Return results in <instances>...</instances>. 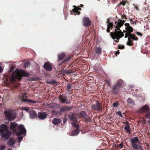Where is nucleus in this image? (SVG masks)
<instances>
[{
	"instance_id": "f257e3e1",
	"label": "nucleus",
	"mask_w": 150,
	"mask_h": 150,
	"mask_svg": "<svg viewBox=\"0 0 150 150\" xmlns=\"http://www.w3.org/2000/svg\"><path fill=\"white\" fill-rule=\"evenodd\" d=\"M30 74L27 71H25L23 70L16 69L12 74L10 78L11 81L12 82L20 81L22 79V77H28Z\"/></svg>"
},
{
	"instance_id": "f03ea898",
	"label": "nucleus",
	"mask_w": 150,
	"mask_h": 150,
	"mask_svg": "<svg viewBox=\"0 0 150 150\" xmlns=\"http://www.w3.org/2000/svg\"><path fill=\"white\" fill-rule=\"evenodd\" d=\"M0 132L2 137L6 139H9L11 134V132L8 129L7 126L4 124L0 126Z\"/></svg>"
},
{
	"instance_id": "7ed1b4c3",
	"label": "nucleus",
	"mask_w": 150,
	"mask_h": 150,
	"mask_svg": "<svg viewBox=\"0 0 150 150\" xmlns=\"http://www.w3.org/2000/svg\"><path fill=\"white\" fill-rule=\"evenodd\" d=\"M124 83V81L122 79L118 80L116 83L112 88V93L113 94H117Z\"/></svg>"
},
{
	"instance_id": "20e7f679",
	"label": "nucleus",
	"mask_w": 150,
	"mask_h": 150,
	"mask_svg": "<svg viewBox=\"0 0 150 150\" xmlns=\"http://www.w3.org/2000/svg\"><path fill=\"white\" fill-rule=\"evenodd\" d=\"M110 35L113 40L116 39V40H115V41L117 43L119 42L120 39L123 37L124 35L121 30L110 32Z\"/></svg>"
},
{
	"instance_id": "39448f33",
	"label": "nucleus",
	"mask_w": 150,
	"mask_h": 150,
	"mask_svg": "<svg viewBox=\"0 0 150 150\" xmlns=\"http://www.w3.org/2000/svg\"><path fill=\"white\" fill-rule=\"evenodd\" d=\"M18 131L16 132L17 135L19 136L18 138L19 141H21L23 139V137L20 136V135L25 134L26 132V130L23 126L21 125L17 127Z\"/></svg>"
},
{
	"instance_id": "423d86ee",
	"label": "nucleus",
	"mask_w": 150,
	"mask_h": 150,
	"mask_svg": "<svg viewBox=\"0 0 150 150\" xmlns=\"http://www.w3.org/2000/svg\"><path fill=\"white\" fill-rule=\"evenodd\" d=\"M4 113L6 119L8 120H12L15 118V115L13 112L9 110L4 111Z\"/></svg>"
},
{
	"instance_id": "0eeeda50",
	"label": "nucleus",
	"mask_w": 150,
	"mask_h": 150,
	"mask_svg": "<svg viewBox=\"0 0 150 150\" xmlns=\"http://www.w3.org/2000/svg\"><path fill=\"white\" fill-rule=\"evenodd\" d=\"M28 97V96H26V93H23L21 97V99L22 102L26 103H30L32 104L36 103V101H35L33 100H32L27 99V98Z\"/></svg>"
},
{
	"instance_id": "6e6552de",
	"label": "nucleus",
	"mask_w": 150,
	"mask_h": 150,
	"mask_svg": "<svg viewBox=\"0 0 150 150\" xmlns=\"http://www.w3.org/2000/svg\"><path fill=\"white\" fill-rule=\"evenodd\" d=\"M59 101L62 103L69 104L71 103L70 101L68 100L67 97L64 95H59Z\"/></svg>"
},
{
	"instance_id": "1a4fd4ad",
	"label": "nucleus",
	"mask_w": 150,
	"mask_h": 150,
	"mask_svg": "<svg viewBox=\"0 0 150 150\" xmlns=\"http://www.w3.org/2000/svg\"><path fill=\"white\" fill-rule=\"evenodd\" d=\"M139 142V140L137 137H135L133 138L131 140L130 144L133 149H137V146L139 144H137V143Z\"/></svg>"
},
{
	"instance_id": "9d476101",
	"label": "nucleus",
	"mask_w": 150,
	"mask_h": 150,
	"mask_svg": "<svg viewBox=\"0 0 150 150\" xmlns=\"http://www.w3.org/2000/svg\"><path fill=\"white\" fill-rule=\"evenodd\" d=\"M91 108L93 110L100 111L102 110V106L98 101L96 100V103L92 105Z\"/></svg>"
},
{
	"instance_id": "9b49d317",
	"label": "nucleus",
	"mask_w": 150,
	"mask_h": 150,
	"mask_svg": "<svg viewBox=\"0 0 150 150\" xmlns=\"http://www.w3.org/2000/svg\"><path fill=\"white\" fill-rule=\"evenodd\" d=\"M91 21L88 18L84 17L83 19V24L85 27H88L91 25Z\"/></svg>"
},
{
	"instance_id": "f8f14e48",
	"label": "nucleus",
	"mask_w": 150,
	"mask_h": 150,
	"mask_svg": "<svg viewBox=\"0 0 150 150\" xmlns=\"http://www.w3.org/2000/svg\"><path fill=\"white\" fill-rule=\"evenodd\" d=\"M76 114L75 113L71 112L68 115L69 119L73 122H77V120L76 118Z\"/></svg>"
},
{
	"instance_id": "ddd939ff",
	"label": "nucleus",
	"mask_w": 150,
	"mask_h": 150,
	"mask_svg": "<svg viewBox=\"0 0 150 150\" xmlns=\"http://www.w3.org/2000/svg\"><path fill=\"white\" fill-rule=\"evenodd\" d=\"M47 115L46 112H38V117L40 120H43L46 119Z\"/></svg>"
},
{
	"instance_id": "4468645a",
	"label": "nucleus",
	"mask_w": 150,
	"mask_h": 150,
	"mask_svg": "<svg viewBox=\"0 0 150 150\" xmlns=\"http://www.w3.org/2000/svg\"><path fill=\"white\" fill-rule=\"evenodd\" d=\"M44 67L45 70L49 71H51L52 69L51 63L48 62H45V63L44 65Z\"/></svg>"
},
{
	"instance_id": "2eb2a0df",
	"label": "nucleus",
	"mask_w": 150,
	"mask_h": 150,
	"mask_svg": "<svg viewBox=\"0 0 150 150\" xmlns=\"http://www.w3.org/2000/svg\"><path fill=\"white\" fill-rule=\"evenodd\" d=\"M115 24L116 25V26H115V31H119L121 30L120 28L123 25V23H122L121 21H118V22L116 21Z\"/></svg>"
},
{
	"instance_id": "dca6fc26",
	"label": "nucleus",
	"mask_w": 150,
	"mask_h": 150,
	"mask_svg": "<svg viewBox=\"0 0 150 150\" xmlns=\"http://www.w3.org/2000/svg\"><path fill=\"white\" fill-rule=\"evenodd\" d=\"M125 124L126 125V126L124 127L125 130L126 132L128 133L129 134H130L131 133V129L129 125L128 122H125Z\"/></svg>"
},
{
	"instance_id": "f3484780",
	"label": "nucleus",
	"mask_w": 150,
	"mask_h": 150,
	"mask_svg": "<svg viewBox=\"0 0 150 150\" xmlns=\"http://www.w3.org/2000/svg\"><path fill=\"white\" fill-rule=\"evenodd\" d=\"M29 115L30 118L32 119H35L38 117V115L36 112L33 110H30L29 112Z\"/></svg>"
},
{
	"instance_id": "a211bd4d",
	"label": "nucleus",
	"mask_w": 150,
	"mask_h": 150,
	"mask_svg": "<svg viewBox=\"0 0 150 150\" xmlns=\"http://www.w3.org/2000/svg\"><path fill=\"white\" fill-rule=\"evenodd\" d=\"M10 129L11 130H13L14 132H16L18 129H15L18 125L17 123L15 122H11L10 123Z\"/></svg>"
},
{
	"instance_id": "6ab92c4d",
	"label": "nucleus",
	"mask_w": 150,
	"mask_h": 150,
	"mask_svg": "<svg viewBox=\"0 0 150 150\" xmlns=\"http://www.w3.org/2000/svg\"><path fill=\"white\" fill-rule=\"evenodd\" d=\"M94 52L98 56H99L102 53V49L100 47H96L95 48Z\"/></svg>"
},
{
	"instance_id": "aec40b11",
	"label": "nucleus",
	"mask_w": 150,
	"mask_h": 150,
	"mask_svg": "<svg viewBox=\"0 0 150 150\" xmlns=\"http://www.w3.org/2000/svg\"><path fill=\"white\" fill-rule=\"evenodd\" d=\"M115 28V25H114L112 23L110 22L108 25L106 31L107 33H109L110 32V30L112 29L113 28Z\"/></svg>"
},
{
	"instance_id": "412c9836",
	"label": "nucleus",
	"mask_w": 150,
	"mask_h": 150,
	"mask_svg": "<svg viewBox=\"0 0 150 150\" xmlns=\"http://www.w3.org/2000/svg\"><path fill=\"white\" fill-rule=\"evenodd\" d=\"M66 56V54L64 53H62L61 54H58V60H57V62H58L59 61H61L62 60H63V59Z\"/></svg>"
},
{
	"instance_id": "4be33fe9",
	"label": "nucleus",
	"mask_w": 150,
	"mask_h": 150,
	"mask_svg": "<svg viewBox=\"0 0 150 150\" xmlns=\"http://www.w3.org/2000/svg\"><path fill=\"white\" fill-rule=\"evenodd\" d=\"M126 30H124L123 32H126L129 34L131 33L133 31V28L131 26L125 28Z\"/></svg>"
},
{
	"instance_id": "5701e85b",
	"label": "nucleus",
	"mask_w": 150,
	"mask_h": 150,
	"mask_svg": "<svg viewBox=\"0 0 150 150\" xmlns=\"http://www.w3.org/2000/svg\"><path fill=\"white\" fill-rule=\"evenodd\" d=\"M59 106L58 104L54 103H50L48 105L49 108L53 109H57L58 108Z\"/></svg>"
},
{
	"instance_id": "b1692460",
	"label": "nucleus",
	"mask_w": 150,
	"mask_h": 150,
	"mask_svg": "<svg viewBox=\"0 0 150 150\" xmlns=\"http://www.w3.org/2000/svg\"><path fill=\"white\" fill-rule=\"evenodd\" d=\"M71 59V55H69L64 60H62V62L59 63V64H62V63L67 62L69 61Z\"/></svg>"
},
{
	"instance_id": "393cba45",
	"label": "nucleus",
	"mask_w": 150,
	"mask_h": 150,
	"mask_svg": "<svg viewBox=\"0 0 150 150\" xmlns=\"http://www.w3.org/2000/svg\"><path fill=\"white\" fill-rule=\"evenodd\" d=\"M8 145L9 146L13 147V146L15 143V142L14 139H12V138H11L8 141Z\"/></svg>"
},
{
	"instance_id": "a878e982",
	"label": "nucleus",
	"mask_w": 150,
	"mask_h": 150,
	"mask_svg": "<svg viewBox=\"0 0 150 150\" xmlns=\"http://www.w3.org/2000/svg\"><path fill=\"white\" fill-rule=\"evenodd\" d=\"M61 122L59 119L54 118L52 120V123L55 125H57Z\"/></svg>"
},
{
	"instance_id": "bb28decb",
	"label": "nucleus",
	"mask_w": 150,
	"mask_h": 150,
	"mask_svg": "<svg viewBox=\"0 0 150 150\" xmlns=\"http://www.w3.org/2000/svg\"><path fill=\"white\" fill-rule=\"evenodd\" d=\"M129 35V38H130L131 39L135 40H138V38L136 37L135 34L131 33Z\"/></svg>"
},
{
	"instance_id": "cd10ccee",
	"label": "nucleus",
	"mask_w": 150,
	"mask_h": 150,
	"mask_svg": "<svg viewBox=\"0 0 150 150\" xmlns=\"http://www.w3.org/2000/svg\"><path fill=\"white\" fill-rule=\"evenodd\" d=\"M127 102L131 104L132 105H134L135 103L133 100L131 98H129L127 100Z\"/></svg>"
},
{
	"instance_id": "c85d7f7f",
	"label": "nucleus",
	"mask_w": 150,
	"mask_h": 150,
	"mask_svg": "<svg viewBox=\"0 0 150 150\" xmlns=\"http://www.w3.org/2000/svg\"><path fill=\"white\" fill-rule=\"evenodd\" d=\"M79 132V131L78 129H76L74 130L72 133L71 135L72 136H76L77 135Z\"/></svg>"
},
{
	"instance_id": "c756f323",
	"label": "nucleus",
	"mask_w": 150,
	"mask_h": 150,
	"mask_svg": "<svg viewBox=\"0 0 150 150\" xmlns=\"http://www.w3.org/2000/svg\"><path fill=\"white\" fill-rule=\"evenodd\" d=\"M64 107L65 108L66 111H70L74 108L73 105L71 106H64Z\"/></svg>"
},
{
	"instance_id": "7c9ffc66",
	"label": "nucleus",
	"mask_w": 150,
	"mask_h": 150,
	"mask_svg": "<svg viewBox=\"0 0 150 150\" xmlns=\"http://www.w3.org/2000/svg\"><path fill=\"white\" fill-rule=\"evenodd\" d=\"M79 115L84 118L87 115L86 112L84 111H81L79 113Z\"/></svg>"
},
{
	"instance_id": "2f4dec72",
	"label": "nucleus",
	"mask_w": 150,
	"mask_h": 150,
	"mask_svg": "<svg viewBox=\"0 0 150 150\" xmlns=\"http://www.w3.org/2000/svg\"><path fill=\"white\" fill-rule=\"evenodd\" d=\"M148 109V107L147 105H145L143 106L141 108V110L143 112H145Z\"/></svg>"
},
{
	"instance_id": "473e14b6",
	"label": "nucleus",
	"mask_w": 150,
	"mask_h": 150,
	"mask_svg": "<svg viewBox=\"0 0 150 150\" xmlns=\"http://www.w3.org/2000/svg\"><path fill=\"white\" fill-rule=\"evenodd\" d=\"M85 120L87 122H91L92 121V120L90 117L87 115L84 118Z\"/></svg>"
},
{
	"instance_id": "72a5a7b5",
	"label": "nucleus",
	"mask_w": 150,
	"mask_h": 150,
	"mask_svg": "<svg viewBox=\"0 0 150 150\" xmlns=\"http://www.w3.org/2000/svg\"><path fill=\"white\" fill-rule=\"evenodd\" d=\"M72 88V85L70 83H68L67 86V91L69 92L71 91V89Z\"/></svg>"
},
{
	"instance_id": "f704fd0d",
	"label": "nucleus",
	"mask_w": 150,
	"mask_h": 150,
	"mask_svg": "<svg viewBox=\"0 0 150 150\" xmlns=\"http://www.w3.org/2000/svg\"><path fill=\"white\" fill-rule=\"evenodd\" d=\"M75 123L74 122H72L71 123V124L76 129H78L79 126Z\"/></svg>"
},
{
	"instance_id": "c9c22d12",
	"label": "nucleus",
	"mask_w": 150,
	"mask_h": 150,
	"mask_svg": "<svg viewBox=\"0 0 150 150\" xmlns=\"http://www.w3.org/2000/svg\"><path fill=\"white\" fill-rule=\"evenodd\" d=\"M134 149L135 150H144L142 146L140 144H139L137 146V149Z\"/></svg>"
},
{
	"instance_id": "e433bc0d",
	"label": "nucleus",
	"mask_w": 150,
	"mask_h": 150,
	"mask_svg": "<svg viewBox=\"0 0 150 150\" xmlns=\"http://www.w3.org/2000/svg\"><path fill=\"white\" fill-rule=\"evenodd\" d=\"M123 147V144L122 143H121L117 145V149L118 150H119L122 148Z\"/></svg>"
},
{
	"instance_id": "4c0bfd02",
	"label": "nucleus",
	"mask_w": 150,
	"mask_h": 150,
	"mask_svg": "<svg viewBox=\"0 0 150 150\" xmlns=\"http://www.w3.org/2000/svg\"><path fill=\"white\" fill-rule=\"evenodd\" d=\"M106 83L107 84L108 86L110 87H111V81L110 80L108 79L106 80Z\"/></svg>"
},
{
	"instance_id": "58836bf2",
	"label": "nucleus",
	"mask_w": 150,
	"mask_h": 150,
	"mask_svg": "<svg viewBox=\"0 0 150 150\" xmlns=\"http://www.w3.org/2000/svg\"><path fill=\"white\" fill-rule=\"evenodd\" d=\"M146 117L147 118L150 120V111H148L146 113Z\"/></svg>"
},
{
	"instance_id": "ea45409f",
	"label": "nucleus",
	"mask_w": 150,
	"mask_h": 150,
	"mask_svg": "<svg viewBox=\"0 0 150 150\" xmlns=\"http://www.w3.org/2000/svg\"><path fill=\"white\" fill-rule=\"evenodd\" d=\"M121 18L122 19H125V20L127 19V18L126 16V15L125 14H121Z\"/></svg>"
},
{
	"instance_id": "a19ab883",
	"label": "nucleus",
	"mask_w": 150,
	"mask_h": 150,
	"mask_svg": "<svg viewBox=\"0 0 150 150\" xmlns=\"http://www.w3.org/2000/svg\"><path fill=\"white\" fill-rule=\"evenodd\" d=\"M118 105V103L117 101H116V102L113 103V106L115 108H117V107Z\"/></svg>"
},
{
	"instance_id": "79ce46f5",
	"label": "nucleus",
	"mask_w": 150,
	"mask_h": 150,
	"mask_svg": "<svg viewBox=\"0 0 150 150\" xmlns=\"http://www.w3.org/2000/svg\"><path fill=\"white\" fill-rule=\"evenodd\" d=\"M60 111L61 112H64L65 111H66L65 109V108L64 107V106L62 107L60 109Z\"/></svg>"
},
{
	"instance_id": "37998d69",
	"label": "nucleus",
	"mask_w": 150,
	"mask_h": 150,
	"mask_svg": "<svg viewBox=\"0 0 150 150\" xmlns=\"http://www.w3.org/2000/svg\"><path fill=\"white\" fill-rule=\"evenodd\" d=\"M125 48V47L123 45H120L118 46V49H123Z\"/></svg>"
},
{
	"instance_id": "c03bdc74",
	"label": "nucleus",
	"mask_w": 150,
	"mask_h": 150,
	"mask_svg": "<svg viewBox=\"0 0 150 150\" xmlns=\"http://www.w3.org/2000/svg\"><path fill=\"white\" fill-rule=\"evenodd\" d=\"M116 114H117L119 116H120L121 117H122L123 116H122L121 112L120 111H117L116 113Z\"/></svg>"
},
{
	"instance_id": "a18cd8bd",
	"label": "nucleus",
	"mask_w": 150,
	"mask_h": 150,
	"mask_svg": "<svg viewBox=\"0 0 150 150\" xmlns=\"http://www.w3.org/2000/svg\"><path fill=\"white\" fill-rule=\"evenodd\" d=\"M125 38H127V37L129 38V37L130 34L128 33H127L126 32H125Z\"/></svg>"
},
{
	"instance_id": "49530a36",
	"label": "nucleus",
	"mask_w": 150,
	"mask_h": 150,
	"mask_svg": "<svg viewBox=\"0 0 150 150\" xmlns=\"http://www.w3.org/2000/svg\"><path fill=\"white\" fill-rule=\"evenodd\" d=\"M127 44L129 46H131L133 45V44L132 42H129L127 41Z\"/></svg>"
},
{
	"instance_id": "de8ad7c7",
	"label": "nucleus",
	"mask_w": 150,
	"mask_h": 150,
	"mask_svg": "<svg viewBox=\"0 0 150 150\" xmlns=\"http://www.w3.org/2000/svg\"><path fill=\"white\" fill-rule=\"evenodd\" d=\"M23 109L27 112H29V113L30 110H29V108H23Z\"/></svg>"
},
{
	"instance_id": "09e8293b",
	"label": "nucleus",
	"mask_w": 150,
	"mask_h": 150,
	"mask_svg": "<svg viewBox=\"0 0 150 150\" xmlns=\"http://www.w3.org/2000/svg\"><path fill=\"white\" fill-rule=\"evenodd\" d=\"M5 147L4 146H0V150H4L5 149Z\"/></svg>"
},
{
	"instance_id": "8fccbe9b",
	"label": "nucleus",
	"mask_w": 150,
	"mask_h": 150,
	"mask_svg": "<svg viewBox=\"0 0 150 150\" xmlns=\"http://www.w3.org/2000/svg\"><path fill=\"white\" fill-rule=\"evenodd\" d=\"M73 12H74V13H76L78 11L76 7H74V8L72 10Z\"/></svg>"
},
{
	"instance_id": "3c124183",
	"label": "nucleus",
	"mask_w": 150,
	"mask_h": 150,
	"mask_svg": "<svg viewBox=\"0 0 150 150\" xmlns=\"http://www.w3.org/2000/svg\"><path fill=\"white\" fill-rule=\"evenodd\" d=\"M29 64V63L28 62H26L25 63V67H28Z\"/></svg>"
},
{
	"instance_id": "603ef678",
	"label": "nucleus",
	"mask_w": 150,
	"mask_h": 150,
	"mask_svg": "<svg viewBox=\"0 0 150 150\" xmlns=\"http://www.w3.org/2000/svg\"><path fill=\"white\" fill-rule=\"evenodd\" d=\"M136 33L137 34V35H139L140 36H143L142 34L140 32H136Z\"/></svg>"
},
{
	"instance_id": "864d4df0",
	"label": "nucleus",
	"mask_w": 150,
	"mask_h": 150,
	"mask_svg": "<svg viewBox=\"0 0 150 150\" xmlns=\"http://www.w3.org/2000/svg\"><path fill=\"white\" fill-rule=\"evenodd\" d=\"M118 21H121L122 22V23H123V24H124V23H125V22L126 21L125 20H122L120 19H118Z\"/></svg>"
},
{
	"instance_id": "5fc2aeb1",
	"label": "nucleus",
	"mask_w": 150,
	"mask_h": 150,
	"mask_svg": "<svg viewBox=\"0 0 150 150\" xmlns=\"http://www.w3.org/2000/svg\"><path fill=\"white\" fill-rule=\"evenodd\" d=\"M125 26L126 27H128L130 26L129 24V23H126L125 24Z\"/></svg>"
},
{
	"instance_id": "6e6d98bb",
	"label": "nucleus",
	"mask_w": 150,
	"mask_h": 150,
	"mask_svg": "<svg viewBox=\"0 0 150 150\" xmlns=\"http://www.w3.org/2000/svg\"><path fill=\"white\" fill-rule=\"evenodd\" d=\"M73 7H76L77 10L78 11L79 10H80L81 11V8H79V7H76V6H73Z\"/></svg>"
},
{
	"instance_id": "4d7b16f0",
	"label": "nucleus",
	"mask_w": 150,
	"mask_h": 150,
	"mask_svg": "<svg viewBox=\"0 0 150 150\" xmlns=\"http://www.w3.org/2000/svg\"><path fill=\"white\" fill-rule=\"evenodd\" d=\"M128 42H133V41L131 40V39L130 38H128Z\"/></svg>"
},
{
	"instance_id": "13d9d810",
	"label": "nucleus",
	"mask_w": 150,
	"mask_h": 150,
	"mask_svg": "<svg viewBox=\"0 0 150 150\" xmlns=\"http://www.w3.org/2000/svg\"><path fill=\"white\" fill-rule=\"evenodd\" d=\"M63 73H69V74H70V73H72L71 72H70V71H67V72H66V71L65 70V71H63Z\"/></svg>"
},
{
	"instance_id": "bf43d9fd",
	"label": "nucleus",
	"mask_w": 150,
	"mask_h": 150,
	"mask_svg": "<svg viewBox=\"0 0 150 150\" xmlns=\"http://www.w3.org/2000/svg\"><path fill=\"white\" fill-rule=\"evenodd\" d=\"M3 71V69L2 67L1 66H0V73L2 72Z\"/></svg>"
},
{
	"instance_id": "052dcab7",
	"label": "nucleus",
	"mask_w": 150,
	"mask_h": 150,
	"mask_svg": "<svg viewBox=\"0 0 150 150\" xmlns=\"http://www.w3.org/2000/svg\"><path fill=\"white\" fill-rule=\"evenodd\" d=\"M120 53V52L119 50H118L116 52V53L115 54L117 56V54H119Z\"/></svg>"
},
{
	"instance_id": "680f3d73",
	"label": "nucleus",
	"mask_w": 150,
	"mask_h": 150,
	"mask_svg": "<svg viewBox=\"0 0 150 150\" xmlns=\"http://www.w3.org/2000/svg\"><path fill=\"white\" fill-rule=\"evenodd\" d=\"M75 13L77 15H79L80 13V12L77 11Z\"/></svg>"
},
{
	"instance_id": "e2e57ef3",
	"label": "nucleus",
	"mask_w": 150,
	"mask_h": 150,
	"mask_svg": "<svg viewBox=\"0 0 150 150\" xmlns=\"http://www.w3.org/2000/svg\"><path fill=\"white\" fill-rule=\"evenodd\" d=\"M67 122V120L66 119H64L63 120V123H65Z\"/></svg>"
},
{
	"instance_id": "0e129e2a",
	"label": "nucleus",
	"mask_w": 150,
	"mask_h": 150,
	"mask_svg": "<svg viewBox=\"0 0 150 150\" xmlns=\"http://www.w3.org/2000/svg\"><path fill=\"white\" fill-rule=\"evenodd\" d=\"M130 21L131 22V23L132 24H134V21H132V19H130Z\"/></svg>"
},
{
	"instance_id": "69168bd1",
	"label": "nucleus",
	"mask_w": 150,
	"mask_h": 150,
	"mask_svg": "<svg viewBox=\"0 0 150 150\" xmlns=\"http://www.w3.org/2000/svg\"><path fill=\"white\" fill-rule=\"evenodd\" d=\"M122 4L123 5V6H124L125 4V1H123L122 2Z\"/></svg>"
},
{
	"instance_id": "338daca9",
	"label": "nucleus",
	"mask_w": 150,
	"mask_h": 150,
	"mask_svg": "<svg viewBox=\"0 0 150 150\" xmlns=\"http://www.w3.org/2000/svg\"><path fill=\"white\" fill-rule=\"evenodd\" d=\"M109 21H110L109 19H108V20H107V23H108V24H109V23H109Z\"/></svg>"
},
{
	"instance_id": "774afa93",
	"label": "nucleus",
	"mask_w": 150,
	"mask_h": 150,
	"mask_svg": "<svg viewBox=\"0 0 150 150\" xmlns=\"http://www.w3.org/2000/svg\"><path fill=\"white\" fill-rule=\"evenodd\" d=\"M52 83H53L54 84H55L57 83L55 81H52Z\"/></svg>"
}]
</instances>
